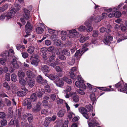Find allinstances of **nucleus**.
<instances>
[{"label": "nucleus", "mask_w": 127, "mask_h": 127, "mask_svg": "<svg viewBox=\"0 0 127 127\" xmlns=\"http://www.w3.org/2000/svg\"><path fill=\"white\" fill-rule=\"evenodd\" d=\"M90 97L91 100L93 102V104H94V102L96 100L95 94L94 93L91 94L90 95Z\"/></svg>", "instance_id": "dca6fc26"}, {"label": "nucleus", "mask_w": 127, "mask_h": 127, "mask_svg": "<svg viewBox=\"0 0 127 127\" xmlns=\"http://www.w3.org/2000/svg\"><path fill=\"white\" fill-rule=\"evenodd\" d=\"M7 122L5 120H3L1 121V123L2 126H5L7 124Z\"/></svg>", "instance_id": "680f3d73"}, {"label": "nucleus", "mask_w": 127, "mask_h": 127, "mask_svg": "<svg viewBox=\"0 0 127 127\" xmlns=\"http://www.w3.org/2000/svg\"><path fill=\"white\" fill-rule=\"evenodd\" d=\"M76 94V92H70L69 94H67L65 95V97L66 98H69L71 96L73 95H75Z\"/></svg>", "instance_id": "603ef678"}, {"label": "nucleus", "mask_w": 127, "mask_h": 127, "mask_svg": "<svg viewBox=\"0 0 127 127\" xmlns=\"http://www.w3.org/2000/svg\"><path fill=\"white\" fill-rule=\"evenodd\" d=\"M18 76L19 77L23 78L25 76V73L21 70H19L18 73Z\"/></svg>", "instance_id": "b1692460"}, {"label": "nucleus", "mask_w": 127, "mask_h": 127, "mask_svg": "<svg viewBox=\"0 0 127 127\" xmlns=\"http://www.w3.org/2000/svg\"><path fill=\"white\" fill-rule=\"evenodd\" d=\"M63 126V122L62 120H60L57 125V127H62Z\"/></svg>", "instance_id": "13d9d810"}, {"label": "nucleus", "mask_w": 127, "mask_h": 127, "mask_svg": "<svg viewBox=\"0 0 127 127\" xmlns=\"http://www.w3.org/2000/svg\"><path fill=\"white\" fill-rule=\"evenodd\" d=\"M65 110L64 109H63L61 110L58 113V115L59 117H63L65 113Z\"/></svg>", "instance_id": "f3484780"}, {"label": "nucleus", "mask_w": 127, "mask_h": 127, "mask_svg": "<svg viewBox=\"0 0 127 127\" xmlns=\"http://www.w3.org/2000/svg\"><path fill=\"white\" fill-rule=\"evenodd\" d=\"M114 13L115 15V17H119L121 15V13L120 12L116 11Z\"/></svg>", "instance_id": "49530a36"}, {"label": "nucleus", "mask_w": 127, "mask_h": 127, "mask_svg": "<svg viewBox=\"0 0 127 127\" xmlns=\"http://www.w3.org/2000/svg\"><path fill=\"white\" fill-rule=\"evenodd\" d=\"M78 30L80 32H83L86 29V28L83 26H81L78 28Z\"/></svg>", "instance_id": "4d7b16f0"}, {"label": "nucleus", "mask_w": 127, "mask_h": 127, "mask_svg": "<svg viewBox=\"0 0 127 127\" xmlns=\"http://www.w3.org/2000/svg\"><path fill=\"white\" fill-rule=\"evenodd\" d=\"M26 116L27 117L28 119V121L29 122H31L32 121L33 118V117L32 115L31 114H26Z\"/></svg>", "instance_id": "4be33fe9"}, {"label": "nucleus", "mask_w": 127, "mask_h": 127, "mask_svg": "<svg viewBox=\"0 0 127 127\" xmlns=\"http://www.w3.org/2000/svg\"><path fill=\"white\" fill-rule=\"evenodd\" d=\"M11 64L14 68H19V65L17 63L16 59H13L11 62Z\"/></svg>", "instance_id": "f8f14e48"}, {"label": "nucleus", "mask_w": 127, "mask_h": 127, "mask_svg": "<svg viewBox=\"0 0 127 127\" xmlns=\"http://www.w3.org/2000/svg\"><path fill=\"white\" fill-rule=\"evenodd\" d=\"M1 56L4 57L9 56V53L7 51H5L1 53Z\"/></svg>", "instance_id": "f704fd0d"}, {"label": "nucleus", "mask_w": 127, "mask_h": 127, "mask_svg": "<svg viewBox=\"0 0 127 127\" xmlns=\"http://www.w3.org/2000/svg\"><path fill=\"white\" fill-rule=\"evenodd\" d=\"M68 120H66L64 123L62 127H68Z\"/></svg>", "instance_id": "774afa93"}, {"label": "nucleus", "mask_w": 127, "mask_h": 127, "mask_svg": "<svg viewBox=\"0 0 127 127\" xmlns=\"http://www.w3.org/2000/svg\"><path fill=\"white\" fill-rule=\"evenodd\" d=\"M63 80L65 81L68 84H70L72 83V81L70 79L66 77H64L63 78Z\"/></svg>", "instance_id": "c9c22d12"}, {"label": "nucleus", "mask_w": 127, "mask_h": 127, "mask_svg": "<svg viewBox=\"0 0 127 127\" xmlns=\"http://www.w3.org/2000/svg\"><path fill=\"white\" fill-rule=\"evenodd\" d=\"M69 32L70 33L69 34V36L70 38H72L75 36V33H77V31L75 29H73L69 30Z\"/></svg>", "instance_id": "9b49d317"}, {"label": "nucleus", "mask_w": 127, "mask_h": 127, "mask_svg": "<svg viewBox=\"0 0 127 127\" xmlns=\"http://www.w3.org/2000/svg\"><path fill=\"white\" fill-rule=\"evenodd\" d=\"M32 28V26L29 22H27L25 26V31L26 33H29L31 32Z\"/></svg>", "instance_id": "20e7f679"}, {"label": "nucleus", "mask_w": 127, "mask_h": 127, "mask_svg": "<svg viewBox=\"0 0 127 127\" xmlns=\"http://www.w3.org/2000/svg\"><path fill=\"white\" fill-rule=\"evenodd\" d=\"M79 111L82 114L87 112L86 109L83 107H80L79 108Z\"/></svg>", "instance_id": "aec40b11"}, {"label": "nucleus", "mask_w": 127, "mask_h": 127, "mask_svg": "<svg viewBox=\"0 0 127 127\" xmlns=\"http://www.w3.org/2000/svg\"><path fill=\"white\" fill-rule=\"evenodd\" d=\"M48 77L51 80H54L55 79L56 77H57V76L56 75L53 74H50L49 76H48Z\"/></svg>", "instance_id": "8fccbe9b"}, {"label": "nucleus", "mask_w": 127, "mask_h": 127, "mask_svg": "<svg viewBox=\"0 0 127 127\" xmlns=\"http://www.w3.org/2000/svg\"><path fill=\"white\" fill-rule=\"evenodd\" d=\"M87 111L90 112L92 111L93 109V107L91 104H89L88 105H87L86 106Z\"/></svg>", "instance_id": "4c0bfd02"}, {"label": "nucleus", "mask_w": 127, "mask_h": 127, "mask_svg": "<svg viewBox=\"0 0 127 127\" xmlns=\"http://www.w3.org/2000/svg\"><path fill=\"white\" fill-rule=\"evenodd\" d=\"M121 38H119L117 40L118 42H119L122 40L127 39V36H124Z\"/></svg>", "instance_id": "6e6d98bb"}, {"label": "nucleus", "mask_w": 127, "mask_h": 127, "mask_svg": "<svg viewBox=\"0 0 127 127\" xmlns=\"http://www.w3.org/2000/svg\"><path fill=\"white\" fill-rule=\"evenodd\" d=\"M50 97L51 99L53 101H56L57 98L56 95L54 94H52L50 95Z\"/></svg>", "instance_id": "a19ab883"}, {"label": "nucleus", "mask_w": 127, "mask_h": 127, "mask_svg": "<svg viewBox=\"0 0 127 127\" xmlns=\"http://www.w3.org/2000/svg\"><path fill=\"white\" fill-rule=\"evenodd\" d=\"M7 115L9 118H11L13 116V112L12 109L10 107L8 109V111L7 114Z\"/></svg>", "instance_id": "6ab92c4d"}, {"label": "nucleus", "mask_w": 127, "mask_h": 127, "mask_svg": "<svg viewBox=\"0 0 127 127\" xmlns=\"http://www.w3.org/2000/svg\"><path fill=\"white\" fill-rule=\"evenodd\" d=\"M75 62V60L74 59H72L71 61L67 62V64L70 65H73Z\"/></svg>", "instance_id": "338daca9"}, {"label": "nucleus", "mask_w": 127, "mask_h": 127, "mask_svg": "<svg viewBox=\"0 0 127 127\" xmlns=\"http://www.w3.org/2000/svg\"><path fill=\"white\" fill-rule=\"evenodd\" d=\"M56 56L55 54H54L50 56L49 58V61L51 63L54 62L55 60V57Z\"/></svg>", "instance_id": "c85d7f7f"}, {"label": "nucleus", "mask_w": 127, "mask_h": 127, "mask_svg": "<svg viewBox=\"0 0 127 127\" xmlns=\"http://www.w3.org/2000/svg\"><path fill=\"white\" fill-rule=\"evenodd\" d=\"M50 117H48L46 118L43 124L44 126L46 127H48L50 123L52 121Z\"/></svg>", "instance_id": "1a4fd4ad"}, {"label": "nucleus", "mask_w": 127, "mask_h": 127, "mask_svg": "<svg viewBox=\"0 0 127 127\" xmlns=\"http://www.w3.org/2000/svg\"><path fill=\"white\" fill-rule=\"evenodd\" d=\"M105 37L103 40V42L105 44H107L108 43L112 40V37L111 36H108L107 37L106 35L104 36Z\"/></svg>", "instance_id": "423d86ee"}, {"label": "nucleus", "mask_w": 127, "mask_h": 127, "mask_svg": "<svg viewBox=\"0 0 127 127\" xmlns=\"http://www.w3.org/2000/svg\"><path fill=\"white\" fill-rule=\"evenodd\" d=\"M30 60L31 64L36 66H37L40 62V60L38 58V56L35 54H33L31 56Z\"/></svg>", "instance_id": "f257e3e1"}, {"label": "nucleus", "mask_w": 127, "mask_h": 127, "mask_svg": "<svg viewBox=\"0 0 127 127\" xmlns=\"http://www.w3.org/2000/svg\"><path fill=\"white\" fill-rule=\"evenodd\" d=\"M98 88L100 90H102L104 91H109L110 89L108 88L105 87H98Z\"/></svg>", "instance_id": "bf43d9fd"}, {"label": "nucleus", "mask_w": 127, "mask_h": 127, "mask_svg": "<svg viewBox=\"0 0 127 127\" xmlns=\"http://www.w3.org/2000/svg\"><path fill=\"white\" fill-rule=\"evenodd\" d=\"M21 54L23 57L25 59L27 58L29 56L27 52H23Z\"/></svg>", "instance_id": "09e8293b"}, {"label": "nucleus", "mask_w": 127, "mask_h": 127, "mask_svg": "<svg viewBox=\"0 0 127 127\" xmlns=\"http://www.w3.org/2000/svg\"><path fill=\"white\" fill-rule=\"evenodd\" d=\"M124 85L123 83H121L119 82L115 85V86L116 88H121Z\"/></svg>", "instance_id": "c03bdc74"}, {"label": "nucleus", "mask_w": 127, "mask_h": 127, "mask_svg": "<svg viewBox=\"0 0 127 127\" xmlns=\"http://www.w3.org/2000/svg\"><path fill=\"white\" fill-rule=\"evenodd\" d=\"M8 7V4H5L3 5L2 7H0V12H3L6 10Z\"/></svg>", "instance_id": "a211bd4d"}, {"label": "nucleus", "mask_w": 127, "mask_h": 127, "mask_svg": "<svg viewBox=\"0 0 127 127\" xmlns=\"http://www.w3.org/2000/svg\"><path fill=\"white\" fill-rule=\"evenodd\" d=\"M88 50L87 48L84 47L83 46L81 49H80L76 51L75 54V56L77 59L80 58L83 53Z\"/></svg>", "instance_id": "f03ea898"}, {"label": "nucleus", "mask_w": 127, "mask_h": 127, "mask_svg": "<svg viewBox=\"0 0 127 127\" xmlns=\"http://www.w3.org/2000/svg\"><path fill=\"white\" fill-rule=\"evenodd\" d=\"M71 89L70 86H67L66 87L65 90H64V91L65 93L70 92L71 90Z\"/></svg>", "instance_id": "5fc2aeb1"}, {"label": "nucleus", "mask_w": 127, "mask_h": 127, "mask_svg": "<svg viewBox=\"0 0 127 127\" xmlns=\"http://www.w3.org/2000/svg\"><path fill=\"white\" fill-rule=\"evenodd\" d=\"M6 116L5 113L3 112H0V118L3 119Z\"/></svg>", "instance_id": "e2e57ef3"}, {"label": "nucleus", "mask_w": 127, "mask_h": 127, "mask_svg": "<svg viewBox=\"0 0 127 127\" xmlns=\"http://www.w3.org/2000/svg\"><path fill=\"white\" fill-rule=\"evenodd\" d=\"M74 116V114L72 112H68V113L67 116L68 117L69 119H71Z\"/></svg>", "instance_id": "3c124183"}, {"label": "nucleus", "mask_w": 127, "mask_h": 127, "mask_svg": "<svg viewBox=\"0 0 127 127\" xmlns=\"http://www.w3.org/2000/svg\"><path fill=\"white\" fill-rule=\"evenodd\" d=\"M107 28L104 27H102L100 29V31L101 32L103 33L104 32H106L107 34H108V32H111L110 29L111 28V25L109 24H108L107 25L106 27Z\"/></svg>", "instance_id": "7ed1b4c3"}, {"label": "nucleus", "mask_w": 127, "mask_h": 127, "mask_svg": "<svg viewBox=\"0 0 127 127\" xmlns=\"http://www.w3.org/2000/svg\"><path fill=\"white\" fill-rule=\"evenodd\" d=\"M27 93L26 91H20L17 93V95L19 96H25Z\"/></svg>", "instance_id": "2eb2a0df"}, {"label": "nucleus", "mask_w": 127, "mask_h": 127, "mask_svg": "<svg viewBox=\"0 0 127 127\" xmlns=\"http://www.w3.org/2000/svg\"><path fill=\"white\" fill-rule=\"evenodd\" d=\"M6 15L5 13L2 14L0 16V20H3L4 19L5 17H6Z\"/></svg>", "instance_id": "0e129e2a"}, {"label": "nucleus", "mask_w": 127, "mask_h": 127, "mask_svg": "<svg viewBox=\"0 0 127 127\" xmlns=\"http://www.w3.org/2000/svg\"><path fill=\"white\" fill-rule=\"evenodd\" d=\"M45 93V92L43 89H41L40 91H39L38 94L37 95L38 97H41L42 95Z\"/></svg>", "instance_id": "ea45409f"}, {"label": "nucleus", "mask_w": 127, "mask_h": 127, "mask_svg": "<svg viewBox=\"0 0 127 127\" xmlns=\"http://www.w3.org/2000/svg\"><path fill=\"white\" fill-rule=\"evenodd\" d=\"M62 52L63 54L66 56H70V53L69 50L66 49H64Z\"/></svg>", "instance_id": "ddd939ff"}, {"label": "nucleus", "mask_w": 127, "mask_h": 127, "mask_svg": "<svg viewBox=\"0 0 127 127\" xmlns=\"http://www.w3.org/2000/svg\"><path fill=\"white\" fill-rule=\"evenodd\" d=\"M19 10V8H17L16 9L13 8L11 9L10 12L13 15L17 11H18Z\"/></svg>", "instance_id": "2f4dec72"}, {"label": "nucleus", "mask_w": 127, "mask_h": 127, "mask_svg": "<svg viewBox=\"0 0 127 127\" xmlns=\"http://www.w3.org/2000/svg\"><path fill=\"white\" fill-rule=\"evenodd\" d=\"M41 70L43 72H49L50 71L49 67L45 65H43L41 66Z\"/></svg>", "instance_id": "6e6552de"}, {"label": "nucleus", "mask_w": 127, "mask_h": 127, "mask_svg": "<svg viewBox=\"0 0 127 127\" xmlns=\"http://www.w3.org/2000/svg\"><path fill=\"white\" fill-rule=\"evenodd\" d=\"M19 83L22 85L24 86L26 84V81L25 80L22 78H21L19 79Z\"/></svg>", "instance_id": "e433bc0d"}, {"label": "nucleus", "mask_w": 127, "mask_h": 127, "mask_svg": "<svg viewBox=\"0 0 127 127\" xmlns=\"http://www.w3.org/2000/svg\"><path fill=\"white\" fill-rule=\"evenodd\" d=\"M6 15V18L7 20H8L12 18L13 17V15L10 12H9L5 13Z\"/></svg>", "instance_id": "7c9ffc66"}, {"label": "nucleus", "mask_w": 127, "mask_h": 127, "mask_svg": "<svg viewBox=\"0 0 127 127\" xmlns=\"http://www.w3.org/2000/svg\"><path fill=\"white\" fill-rule=\"evenodd\" d=\"M55 69L57 71L59 72H61L63 70V69L59 66H57L55 67Z\"/></svg>", "instance_id": "de8ad7c7"}, {"label": "nucleus", "mask_w": 127, "mask_h": 127, "mask_svg": "<svg viewBox=\"0 0 127 127\" xmlns=\"http://www.w3.org/2000/svg\"><path fill=\"white\" fill-rule=\"evenodd\" d=\"M24 11L25 13L24 17L26 19H28L30 17L29 11L26 9H24Z\"/></svg>", "instance_id": "9d476101"}, {"label": "nucleus", "mask_w": 127, "mask_h": 127, "mask_svg": "<svg viewBox=\"0 0 127 127\" xmlns=\"http://www.w3.org/2000/svg\"><path fill=\"white\" fill-rule=\"evenodd\" d=\"M43 79L42 77L40 75H39L37 77L36 80L37 82L40 84L42 83Z\"/></svg>", "instance_id": "473e14b6"}, {"label": "nucleus", "mask_w": 127, "mask_h": 127, "mask_svg": "<svg viewBox=\"0 0 127 127\" xmlns=\"http://www.w3.org/2000/svg\"><path fill=\"white\" fill-rule=\"evenodd\" d=\"M118 91L127 94V84H125L124 86V88L121 89Z\"/></svg>", "instance_id": "a878e982"}, {"label": "nucleus", "mask_w": 127, "mask_h": 127, "mask_svg": "<svg viewBox=\"0 0 127 127\" xmlns=\"http://www.w3.org/2000/svg\"><path fill=\"white\" fill-rule=\"evenodd\" d=\"M34 85V81L32 79L30 80L28 82V85L31 87H32Z\"/></svg>", "instance_id": "72a5a7b5"}, {"label": "nucleus", "mask_w": 127, "mask_h": 127, "mask_svg": "<svg viewBox=\"0 0 127 127\" xmlns=\"http://www.w3.org/2000/svg\"><path fill=\"white\" fill-rule=\"evenodd\" d=\"M11 79L12 81L14 82H16L17 80V76L15 73L12 74L11 76Z\"/></svg>", "instance_id": "cd10ccee"}, {"label": "nucleus", "mask_w": 127, "mask_h": 127, "mask_svg": "<svg viewBox=\"0 0 127 127\" xmlns=\"http://www.w3.org/2000/svg\"><path fill=\"white\" fill-rule=\"evenodd\" d=\"M41 105V102H38L37 103L36 106L33 108L32 110L34 113H36L39 111L40 109V107Z\"/></svg>", "instance_id": "39448f33"}, {"label": "nucleus", "mask_w": 127, "mask_h": 127, "mask_svg": "<svg viewBox=\"0 0 127 127\" xmlns=\"http://www.w3.org/2000/svg\"><path fill=\"white\" fill-rule=\"evenodd\" d=\"M82 82L81 81H77L75 82V84L76 86L78 88L81 87L82 85Z\"/></svg>", "instance_id": "79ce46f5"}, {"label": "nucleus", "mask_w": 127, "mask_h": 127, "mask_svg": "<svg viewBox=\"0 0 127 127\" xmlns=\"http://www.w3.org/2000/svg\"><path fill=\"white\" fill-rule=\"evenodd\" d=\"M101 17L100 16H97L94 20V21L95 22H97L100 21L101 20Z\"/></svg>", "instance_id": "a18cd8bd"}, {"label": "nucleus", "mask_w": 127, "mask_h": 127, "mask_svg": "<svg viewBox=\"0 0 127 127\" xmlns=\"http://www.w3.org/2000/svg\"><path fill=\"white\" fill-rule=\"evenodd\" d=\"M45 91L46 92L49 93L50 92L51 90L50 86L48 85L46 86L45 88Z\"/></svg>", "instance_id": "69168bd1"}, {"label": "nucleus", "mask_w": 127, "mask_h": 127, "mask_svg": "<svg viewBox=\"0 0 127 127\" xmlns=\"http://www.w3.org/2000/svg\"><path fill=\"white\" fill-rule=\"evenodd\" d=\"M5 102L6 104V105L8 106H11V103L9 100L7 99V98H5Z\"/></svg>", "instance_id": "37998d69"}, {"label": "nucleus", "mask_w": 127, "mask_h": 127, "mask_svg": "<svg viewBox=\"0 0 127 127\" xmlns=\"http://www.w3.org/2000/svg\"><path fill=\"white\" fill-rule=\"evenodd\" d=\"M26 75L30 78H33L35 77V75L30 70H28L27 71Z\"/></svg>", "instance_id": "0eeeda50"}, {"label": "nucleus", "mask_w": 127, "mask_h": 127, "mask_svg": "<svg viewBox=\"0 0 127 127\" xmlns=\"http://www.w3.org/2000/svg\"><path fill=\"white\" fill-rule=\"evenodd\" d=\"M34 48L33 46H30L29 47V49L27 50L28 52L31 54H32L34 51Z\"/></svg>", "instance_id": "c756f323"}, {"label": "nucleus", "mask_w": 127, "mask_h": 127, "mask_svg": "<svg viewBox=\"0 0 127 127\" xmlns=\"http://www.w3.org/2000/svg\"><path fill=\"white\" fill-rule=\"evenodd\" d=\"M56 85L60 87H62L64 85V82L63 81L61 80H59L55 83Z\"/></svg>", "instance_id": "5701e85b"}, {"label": "nucleus", "mask_w": 127, "mask_h": 127, "mask_svg": "<svg viewBox=\"0 0 127 127\" xmlns=\"http://www.w3.org/2000/svg\"><path fill=\"white\" fill-rule=\"evenodd\" d=\"M31 100L33 101H36L37 98L36 95L35 93H34L32 94L30 98Z\"/></svg>", "instance_id": "412c9836"}, {"label": "nucleus", "mask_w": 127, "mask_h": 127, "mask_svg": "<svg viewBox=\"0 0 127 127\" xmlns=\"http://www.w3.org/2000/svg\"><path fill=\"white\" fill-rule=\"evenodd\" d=\"M73 101L75 102H78L79 100V97L77 95H74L73 97Z\"/></svg>", "instance_id": "58836bf2"}, {"label": "nucleus", "mask_w": 127, "mask_h": 127, "mask_svg": "<svg viewBox=\"0 0 127 127\" xmlns=\"http://www.w3.org/2000/svg\"><path fill=\"white\" fill-rule=\"evenodd\" d=\"M6 80L8 81H9L10 80V75L9 73H7L5 74Z\"/></svg>", "instance_id": "864d4df0"}, {"label": "nucleus", "mask_w": 127, "mask_h": 127, "mask_svg": "<svg viewBox=\"0 0 127 127\" xmlns=\"http://www.w3.org/2000/svg\"><path fill=\"white\" fill-rule=\"evenodd\" d=\"M58 104H62L63 103V100L62 99H60L58 98L57 99L56 101Z\"/></svg>", "instance_id": "052dcab7"}, {"label": "nucleus", "mask_w": 127, "mask_h": 127, "mask_svg": "<svg viewBox=\"0 0 127 127\" xmlns=\"http://www.w3.org/2000/svg\"><path fill=\"white\" fill-rule=\"evenodd\" d=\"M89 38V37L88 36H85L81 37L79 40L80 42L81 43H83L86 40H88Z\"/></svg>", "instance_id": "4468645a"}, {"label": "nucleus", "mask_w": 127, "mask_h": 127, "mask_svg": "<svg viewBox=\"0 0 127 127\" xmlns=\"http://www.w3.org/2000/svg\"><path fill=\"white\" fill-rule=\"evenodd\" d=\"M31 100L30 98H29L26 99L24 101L23 103L24 106H26V105L30 103H31Z\"/></svg>", "instance_id": "bb28decb"}, {"label": "nucleus", "mask_w": 127, "mask_h": 127, "mask_svg": "<svg viewBox=\"0 0 127 127\" xmlns=\"http://www.w3.org/2000/svg\"><path fill=\"white\" fill-rule=\"evenodd\" d=\"M36 32L38 34L42 33L44 31L43 29L41 27H38L36 29Z\"/></svg>", "instance_id": "393cba45"}]
</instances>
